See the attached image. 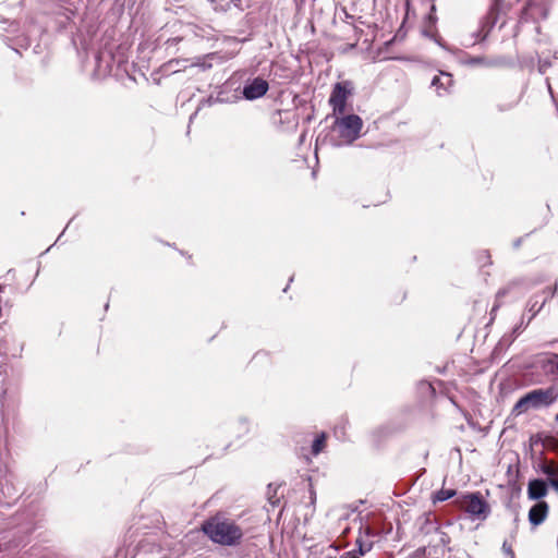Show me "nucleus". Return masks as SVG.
Returning a JSON list of instances; mask_svg holds the SVG:
<instances>
[{
  "label": "nucleus",
  "mask_w": 558,
  "mask_h": 558,
  "mask_svg": "<svg viewBox=\"0 0 558 558\" xmlns=\"http://www.w3.org/2000/svg\"><path fill=\"white\" fill-rule=\"evenodd\" d=\"M202 531L208 538L222 546H235L243 537L242 529L233 521L213 517L202 524Z\"/></svg>",
  "instance_id": "1"
},
{
  "label": "nucleus",
  "mask_w": 558,
  "mask_h": 558,
  "mask_svg": "<svg viewBox=\"0 0 558 558\" xmlns=\"http://www.w3.org/2000/svg\"><path fill=\"white\" fill-rule=\"evenodd\" d=\"M556 399L553 389H535L523 396L515 403L513 411L517 414L524 413L530 409H538L551 404Z\"/></svg>",
  "instance_id": "2"
},
{
  "label": "nucleus",
  "mask_w": 558,
  "mask_h": 558,
  "mask_svg": "<svg viewBox=\"0 0 558 558\" xmlns=\"http://www.w3.org/2000/svg\"><path fill=\"white\" fill-rule=\"evenodd\" d=\"M362 126L363 121L356 114H349L337 119L335 122V130L341 137L337 145H349L353 143L359 138Z\"/></svg>",
  "instance_id": "3"
},
{
  "label": "nucleus",
  "mask_w": 558,
  "mask_h": 558,
  "mask_svg": "<svg viewBox=\"0 0 558 558\" xmlns=\"http://www.w3.org/2000/svg\"><path fill=\"white\" fill-rule=\"evenodd\" d=\"M457 504L469 514L477 519H486L490 512V507L480 493L461 495Z\"/></svg>",
  "instance_id": "4"
},
{
  "label": "nucleus",
  "mask_w": 558,
  "mask_h": 558,
  "mask_svg": "<svg viewBox=\"0 0 558 558\" xmlns=\"http://www.w3.org/2000/svg\"><path fill=\"white\" fill-rule=\"evenodd\" d=\"M350 83H337L331 92L329 104L332 106L335 113L342 114L345 110V104L351 90L349 88Z\"/></svg>",
  "instance_id": "5"
},
{
  "label": "nucleus",
  "mask_w": 558,
  "mask_h": 558,
  "mask_svg": "<svg viewBox=\"0 0 558 558\" xmlns=\"http://www.w3.org/2000/svg\"><path fill=\"white\" fill-rule=\"evenodd\" d=\"M268 87L267 81L257 77L244 86L243 95L248 100L257 99L267 93Z\"/></svg>",
  "instance_id": "6"
},
{
  "label": "nucleus",
  "mask_w": 558,
  "mask_h": 558,
  "mask_svg": "<svg viewBox=\"0 0 558 558\" xmlns=\"http://www.w3.org/2000/svg\"><path fill=\"white\" fill-rule=\"evenodd\" d=\"M548 513V505L545 501H538L529 511V521L532 525L537 526L544 522Z\"/></svg>",
  "instance_id": "7"
},
{
  "label": "nucleus",
  "mask_w": 558,
  "mask_h": 558,
  "mask_svg": "<svg viewBox=\"0 0 558 558\" xmlns=\"http://www.w3.org/2000/svg\"><path fill=\"white\" fill-rule=\"evenodd\" d=\"M548 493L547 484L543 480H532L527 485V496L532 500H538Z\"/></svg>",
  "instance_id": "8"
},
{
  "label": "nucleus",
  "mask_w": 558,
  "mask_h": 558,
  "mask_svg": "<svg viewBox=\"0 0 558 558\" xmlns=\"http://www.w3.org/2000/svg\"><path fill=\"white\" fill-rule=\"evenodd\" d=\"M542 471L547 476L549 484L558 492V463L546 462L543 464Z\"/></svg>",
  "instance_id": "9"
},
{
  "label": "nucleus",
  "mask_w": 558,
  "mask_h": 558,
  "mask_svg": "<svg viewBox=\"0 0 558 558\" xmlns=\"http://www.w3.org/2000/svg\"><path fill=\"white\" fill-rule=\"evenodd\" d=\"M440 76H435L432 81V85L435 86L437 89L442 88L444 90H447L449 86L452 85V77L451 74L440 72Z\"/></svg>",
  "instance_id": "10"
},
{
  "label": "nucleus",
  "mask_w": 558,
  "mask_h": 558,
  "mask_svg": "<svg viewBox=\"0 0 558 558\" xmlns=\"http://www.w3.org/2000/svg\"><path fill=\"white\" fill-rule=\"evenodd\" d=\"M437 551V546H424L412 553L411 558H428Z\"/></svg>",
  "instance_id": "11"
},
{
  "label": "nucleus",
  "mask_w": 558,
  "mask_h": 558,
  "mask_svg": "<svg viewBox=\"0 0 558 558\" xmlns=\"http://www.w3.org/2000/svg\"><path fill=\"white\" fill-rule=\"evenodd\" d=\"M325 446V435L323 434L322 436L317 437L314 442H313V446H312V451L314 454H318L323 448Z\"/></svg>",
  "instance_id": "12"
},
{
  "label": "nucleus",
  "mask_w": 558,
  "mask_h": 558,
  "mask_svg": "<svg viewBox=\"0 0 558 558\" xmlns=\"http://www.w3.org/2000/svg\"><path fill=\"white\" fill-rule=\"evenodd\" d=\"M454 495H456V490H453V489H441L437 493L436 498L439 501H445V500L452 498Z\"/></svg>",
  "instance_id": "13"
},
{
  "label": "nucleus",
  "mask_w": 558,
  "mask_h": 558,
  "mask_svg": "<svg viewBox=\"0 0 558 558\" xmlns=\"http://www.w3.org/2000/svg\"><path fill=\"white\" fill-rule=\"evenodd\" d=\"M359 545V553L361 555H365L367 551L371 550V545L365 546L360 539L356 541Z\"/></svg>",
  "instance_id": "14"
},
{
  "label": "nucleus",
  "mask_w": 558,
  "mask_h": 558,
  "mask_svg": "<svg viewBox=\"0 0 558 558\" xmlns=\"http://www.w3.org/2000/svg\"><path fill=\"white\" fill-rule=\"evenodd\" d=\"M502 549L504 551L509 555L511 558H513V551L511 549V547L505 542L504 545H502Z\"/></svg>",
  "instance_id": "15"
},
{
  "label": "nucleus",
  "mask_w": 558,
  "mask_h": 558,
  "mask_svg": "<svg viewBox=\"0 0 558 558\" xmlns=\"http://www.w3.org/2000/svg\"><path fill=\"white\" fill-rule=\"evenodd\" d=\"M340 558H359L356 556H351V553L343 554Z\"/></svg>",
  "instance_id": "16"
},
{
  "label": "nucleus",
  "mask_w": 558,
  "mask_h": 558,
  "mask_svg": "<svg viewBox=\"0 0 558 558\" xmlns=\"http://www.w3.org/2000/svg\"><path fill=\"white\" fill-rule=\"evenodd\" d=\"M557 420H558V414H557Z\"/></svg>",
  "instance_id": "17"
}]
</instances>
